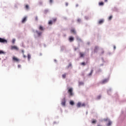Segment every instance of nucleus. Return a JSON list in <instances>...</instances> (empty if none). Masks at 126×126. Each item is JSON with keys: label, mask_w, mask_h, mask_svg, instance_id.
I'll list each match as a JSON object with an SVG mask.
<instances>
[{"label": "nucleus", "mask_w": 126, "mask_h": 126, "mask_svg": "<svg viewBox=\"0 0 126 126\" xmlns=\"http://www.w3.org/2000/svg\"><path fill=\"white\" fill-rule=\"evenodd\" d=\"M67 93L69 94V96H73V89L72 88H69Z\"/></svg>", "instance_id": "nucleus-1"}, {"label": "nucleus", "mask_w": 126, "mask_h": 126, "mask_svg": "<svg viewBox=\"0 0 126 126\" xmlns=\"http://www.w3.org/2000/svg\"><path fill=\"white\" fill-rule=\"evenodd\" d=\"M109 81V78L104 79L100 82V84H106Z\"/></svg>", "instance_id": "nucleus-2"}, {"label": "nucleus", "mask_w": 126, "mask_h": 126, "mask_svg": "<svg viewBox=\"0 0 126 126\" xmlns=\"http://www.w3.org/2000/svg\"><path fill=\"white\" fill-rule=\"evenodd\" d=\"M10 49L11 50H16V51H18V50H19L18 47H17V46H11Z\"/></svg>", "instance_id": "nucleus-3"}, {"label": "nucleus", "mask_w": 126, "mask_h": 126, "mask_svg": "<svg viewBox=\"0 0 126 126\" xmlns=\"http://www.w3.org/2000/svg\"><path fill=\"white\" fill-rule=\"evenodd\" d=\"M62 106H65V98L64 97L61 103Z\"/></svg>", "instance_id": "nucleus-4"}, {"label": "nucleus", "mask_w": 126, "mask_h": 126, "mask_svg": "<svg viewBox=\"0 0 126 126\" xmlns=\"http://www.w3.org/2000/svg\"><path fill=\"white\" fill-rule=\"evenodd\" d=\"M7 42L6 40L0 38V43H7Z\"/></svg>", "instance_id": "nucleus-5"}, {"label": "nucleus", "mask_w": 126, "mask_h": 126, "mask_svg": "<svg viewBox=\"0 0 126 126\" xmlns=\"http://www.w3.org/2000/svg\"><path fill=\"white\" fill-rule=\"evenodd\" d=\"M13 61H14V62H16L17 63H18V62H19V59H18V58H17L15 57H13Z\"/></svg>", "instance_id": "nucleus-6"}, {"label": "nucleus", "mask_w": 126, "mask_h": 126, "mask_svg": "<svg viewBox=\"0 0 126 126\" xmlns=\"http://www.w3.org/2000/svg\"><path fill=\"white\" fill-rule=\"evenodd\" d=\"M79 55L80 58H84V56H85V54L82 52H80Z\"/></svg>", "instance_id": "nucleus-7"}, {"label": "nucleus", "mask_w": 126, "mask_h": 126, "mask_svg": "<svg viewBox=\"0 0 126 126\" xmlns=\"http://www.w3.org/2000/svg\"><path fill=\"white\" fill-rule=\"evenodd\" d=\"M26 20H27V17H25L23 19V20H22V23H25V21H26Z\"/></svg>", "instance_id": "nucleus-8"}, {"label": "nucleus", "mask_w": 126, "mask_h": 126, "mask_svg": "<svg viewBox=\"0 0 126 126\" xmlns=\"http://www.w3.org/2000/svg\"><path fill=\"white\" fill-rule=\"evenodd\" d=\"M35 32H36V33H37L38 36H41V35H42V32H40L38 31H36Z\"/></svg>", "instance_id": "nucleus-9"}, {"label": "nucleus", "mask_w": 126, "mask_h": 126, "mask_svg": "<svg viewBox=\"0 0 126 126\" xmlns=\"http://www.w3.org/2000/svg\"><path fill=\"white\" fill-rule=\"evenodd\" d=\"M71 32L73 33V34H74V35H76V32L75 31V30H74V29L71 30Z\"/></svg>", "instance_id": "nucleus-10"}, {"label": "nucleus", "mask_w": 126, "mask_h": 126, "mask_svg": "<svg viewBox=\"0 0 126 126\" xmlns=\"http://www.w3.org/2000/svg\"><path fill=\"white\" fill-rule=\"evenodd\" d=\"M103 22H104V20L101 19V20H100L98 21V24H102V23H103Z\"/></svg>", "instance_id": "nucleus-11"}, {"label": "nucleus", "mask_w": 126, "mask_h": 126, "mask_svg": "<svg viewBox=\"0 0 126 126\" xmlns=\"http://www.w3.org/2000/svg\"><path fill=\"white\" fill-rule=\"evenodd\" d=\"M77 107L78 108H80V107H81V102H78V103L77 104Z\"/></svg>", "instance_id": "nucleus-12"}, {"label": "nucleus", "mask_w": 126, "mask_h": 126, "mask_svg": "<svg viewBox=\"0 0 126 126\" xmlns=\"http://www.w3.org/2000/svg\"><path fill=\"white\" fill-rule=\"evenodd\" d=\"M74 40V38L71 36H70L69 38V40L70 41V42H72L73 40Z\"/></svg>", "instance_id": "nucleus-13"}, {"label": "nucleus", "mask_w": 126, "mask_h": 126, "mask_svg": "<svg viewBox=\"0 0 126 126\" xmlns=\"http://www.w3.org/2000/svg\"><path fill=\"white\" fill-rule=\"evenodd\" d=\"M39 30H40V31H43L44 30V28L42 26H40L39 27Z\"/></svg>", "instance_id": "nucleus-14"}, {"label": "nucleus", "mask_w": 126, "mask_h": 126, "mask_svg": "<svg viewBox=\"0 0 126 126\" xmlns=\"http://www.w3.org/2000/svg\"><path fill=\"white\" fill-rule=\"evenodd\" d=\"M98 49H99V47L98 46H95L94 47V51L97 52V51H98Z\"/></svg>", "instance_id": "nucleus-15"}, {"label": "nucleus", "mask_w": 126, "mask_h": 126, "mask_svg": "<svg viewBox=\"0 0 126 126\" xmlns=\"http://www.w3.org/2000/svg\"><path fill=\"white\" fill-rule=\"evenodd\" d=\"M93 71H94V70H92L91 72L88 74V76H91V75H92V73H93Z\"/></svg>", "instance_id": "nucleus-16"}, {"label": "nucleus", "mask_w": 126, "mask_h": 126, "mask_svg": "<svg viewBox=\"0 0 126 126\" xmlns=\"http://www.w3.org/2000/svg\"><path fill=\"white\" fill-rule=\"evenodd\" d=\"M111 125H112V122L110 121H108V124L107 125V126H111Z\"/></svg>", "instance_id": "nucleus-17"}, {"label": "nucleus", "mask_w": 126, "mask_h": 126, "mask_svg": "<svg viewBox=\"0 0 126 126\" xmlns=\"http://www.w3.org/2000/svg\"><path fill=\"white\" fill-rule=\"evenodd\" d=\"M28 59L29 61H30V59H31V55L30 54L28 55Z\"/></svg>", "instance_id": "nucleus-18"}, {"label": "nucleus", "mask_w": 126, "mask_h": 126, "mask_svg": "<svg viewBox=\"0 0 126 126\" xmlns=\"http://www.w3.org/2000/svg\"><path fill=\"white\" fill-rule=\"evenodd\" d=\"M81 65H83V66H84L85 65H86V63H85V62H83L81 63Z\"/></svg>", "instance_id": "nucleus-19"}, {"label": "nucleus", "mask_w": 126, "mask_h": 126, "mask_svg": "<svg viewBox=\"0 0 126 126\" xmlns=\"http://www.w3.org/2000/svg\"><path fill=\"white\" fill-rule=\"evenodd\" d=\"M70 104L72 106H73V105H74V102H73V101H70Z\"/></svg>", "instance_id": "nucleus-20"}, {"label": "nucleus", "mask_w": 126, "mask_h": 126, "mask_svg": "<svg viewBox=\"0 0 126 126\" xmlns=\"http://www.w3.org/2000/svg\"><path fill=\"white\" fill-rule=\"evenodd\" d=\"M99 5H100V6L104 5V2H99Z\"/></svg>", "instance_id": "nucleus-21"}, {"label": "nucleus", "mask_w": 126, "mask_h": 126, "mask_svg": "<svg viewBox=\"0 0 126 126\" xmlns=\"http://www.w3.org/2000/svg\"><path fill=\"white\" fill-rule=\"evenodd\" d=\"M48 24L49 25H52V24H53V22L52 21H49L48 22Z\"/></svg>", "instance_id": "nucleus-22"}, {"label": "nucleus", "mask_w": 126, "mask_h": 126, "mask_svg": "<svg viewBox=\"0 0 126 126\" xmlns=\"http://www.w3.org/2000/svg\"><path fill=\"white\" fill-rule=\"evenodd\" d=\"M62 77L63 78H65V77H66V74H63V75H62Z\"/></svg>", "instance_id": "nucleus-23"}, {"label": "nucleus", "mask_w": 126, "mask_h": 126, "mask_svg": "<svg viewBox=\"0 0 126 126\" xmlns=\"http://www.w3.org/2000/svg\"><path fill=\"white\" fill-rule=\"evenodd\" d=\"M113 18V16H110L109 18H108V20H112V19Z\"/></svg>", "instance_id": "nucleus-24"}, {"label": "nucleus", "mask_w": 126, "mask_h": 126, "mask_svg": "<svg viewBox=\"0 0 126 126\" xmlns=\"http://www.w3.org/2000/svg\"><path fill=\"white\" fill-rule=\"evenodd\" d=\"M96 120H93L92 122V124H96Z\"/></svg>", "instance_id": "nucleus-25"}, {"label": "nucleus", "mask_w": 126, "mask_h": 126, "mask_svg": "<svg viewBox=\"0 0 126 126\" xmlns=\"http://www.w3.org/2000/svg\"><path fill=\"white\" fill-rule=\"evenodd\" d=\"M25 8H26V9H29V5H26Z\"/></svg>", "instance_id": "nucleus-26"}, {"label": "nucleus", "mask_w": 126, "mask_h": 126, "mask_svg": "<svg viewBox=\"0 0 126 126\" xmlns=\"http://www.w3.org/2000/svg\"><path fill=\"white\" fill-rule=\"evenodd\" d=\"M53 22H56L57 21V18H54L52 20Z\"/></svg>", "instance_id": "nucleus-27"}, {"label": "nucleus", "mask_w": 126, "mask_h": 126, "mask_svg": "<svg viewBox=\"0 0 126 126\" xmlns=\"http://www.w3.org/2000/svg\"><path fill=\"white\" fill-rule=\"evenodd\" d=\"M2 54H4V52H3L1 50H0V55H1Z\"/></svg>", "instance_id": "nucleus-28"}, {"label": "nucleus", "mask_w": 126, "mask_h": 126, "mask_svg": "<svg viewBox=\"0 0 126 126\" xmlns=\"http://www.w3.org/2000/svg\"><path fill=\"white\" fill-rule=\"evenodd\" d=\"M76 39H77V41H81V39L79 38V37H77L76 38Z\"/></svg>", "instance_id": "nucleus-29"}, {"label": "nucleus", "mask_w": 126, "mask_h": 126, "mask_svg": "<svg viewBox=\"0 0 126 126\" xmlns=\"http://www.w3.org/2000/svg\"><path fill=\"white\" fill-rule=\"evenodd\" d=\"M81 107H85V104L84 103L83 104H81Z\"/></svg>", "instance_id": "nucleus-30"}, {"label": "nucleus", "mask_w": 126, "mask_h": 126, "mask_svg": "<svg viewBox=\"0 0 126 126\" xmlns=\"http://www.w3.org/2000/svg\"><path fill=\"white\" fill-rule=\"evenodd\" d=\"M35 20H36V21H38V16H36Z\"/></svg>", "instance_id": "nucleus-31"}, {"label": "nucleus", "mask_w": 126, "mask_h": 126, "mask_svg": "<svg viewBox=\"0 0 126 126\" xmlns=\"http://www.w3.org/2000/svg\"><path fill=\"white\" fill-rule=\"evenodd\" d=\"M14 43H15V39H13L12 40V43L14 44Z\"/></svg>", "instance_id": "nucleus-32"}, {"label": "nucleus", "mask_w": 126, "mask_h": 126, "mask_svg": "<svg viewBox=\"0 0 126 126\" xmlns=\"http://www.w3.org/2000/svg\"><path fill=\"white\" fill-rule=\"evenodd\" d=\"M39 4H40V5L43 4V2H42L41 1L39 2Z\"/></svg>", "instance_id": "nucleus-33"}, {"label": "nucleus", "mask_w": 126, "mask_h": 126, "mask_svg": "<svg viewBox=\"0 0 126 126\" xmlns=\"http://www.w3.org/2000/svg\"><path fill=\"white\" fill-rule=\"evenodd\" d=\"M77 21H78V22H80V21H81V20L80 19H78L77 20Z\"/></svg>", "instance_id": "nucleus-34"}, {"label": "nucleus", "mask_w": 126, "mask_h": 126, "mask_svg": "<svg viewBox=\"0 0 126 126\" xmlns=\"http://www.w3.org/2000/svg\"><path fill=\"white\" fill-rule=\"evenodd\" d=\"M70 66H71V63L69 64L68 67H70Z\"/></svg>", "instance_id": "nucleus-35"}, {"label": "nucleus", "mask_w": 126, "mask_h": 126, "mask_svg": "<svg viewBox=\"0 0 126 126\" xmlns=\"http://www.w3.org/2000/svg\"><path fill=\"white\" fill-rule=\"evenodd\" d=\"M65 6H67V5H68V3L66 2V3H65Z\"/></svg>", "instance_id": "nucleus-36"}, {"label": "nucleus", "mask_w": 126, "mask_h": 126, "mask_svg": "<svg viewBox=\"0 0 126 126\" xmlns=\"http://www.w3.org/2000/svg\"><path fill=\"white\" fill-rule=\"evenodd\" d=\"M49 2L50 3H52L53 2V0H50Z\"/></svg>", "instance_id": "nucleus-37"}, {"label": "nucleus", "mask_w": 126, "mask_h": 126, "mask_svg": "<svg viewBox=\"0 0 126 126\" xmlns=\"http://www.w3.org/2000/svg\"><path fill=\"white\" fill-rule=\"evenodd\" d=\"M22 53L23 55H24V50H22Z\"/></svg>", "instance_id": "nucleus-38"}, {"label": "nucleus", "mask_w": 126, "mask_h": 126, "mask_svg": "<svg viewBox=\"0 0 126 126\" xmlns=\"http://www.w3.org/2000/svg\"><path fill=\"white\" fill-rule=\"evenodd\" d=\"M100 98H101V96H100V95H99V96L97 97V98H98V99H100Z\"/></svg>", "instance_id": "nucleus-39"}, {"label": "nucleus", "mask_w": 126, "mask_h": 126, "mask_svg": "<svg viewBox=\"0 0 126 126\" xmlns=\"http://www.w3.org/2000/svg\"><path fill=\"white\" fill-rule=\"evenodd\" d=\"M18 67H19V68L21 67V65H18Z\"/></svg>", "instance_id": "nucleus-40"}, {"label": "nucleus", "mask_w": 126, "mask_h": 126, "mask_svg": "<svg viewBox=\"0 0 126 126\" xmlns=\"http://www.w3.org/2000/svg\"><path fill=\"white\" fill-rule=\"evenodd\" d=\"M104 120L105 122H107V121H108V119H105Z\"/></svg>", "instance_id": "nucleus-41"}, {"label": "nucleus", "mask_w": 126, "mask_h": 126, "mask_svg": "<svg viewBox=\"0 0 126 126\" xmlns=\"http://www.w3.org/2000/svg\"><path fill=\"white\" fill-rule=\"evenodd\" d=\"M23 57L24 58H26V56H25V55L23 54Z\"/></svg>", "instance_id": "nucleus-42"}, {"label": "nucleus", "mask_w": 126, "mask_h": 126, "mask_svg": "<svg viewBox=\"0 0 126 126\" xmlns=\"http://www.w3.org/2000/svg\"><path fill=\"white\" fill-rule=\"evenodd\" d=\"M101 54H104V50H102V52H101Z\"/></svg>", "instance_id": "nucleus-43"}, {"label": "nucleus", "mask_w": 126, "mask_h": 126, "mask_svg": "<svg viewBox=\"0 0 126 126\" xmlns=\"http://www.w3.org/2000/svg\"><path fill=\"white\" fill-rule=\"evenodd\" d=\"M104 1H105V2H107V1H108V0H104Z\"/></svg>", "instance_id": "nucleus-44"}, {"label": "nucleus", "mask_w": 126, "mask_h": 126, "mask_svg": "<svg viewBox=\"0 0 126 126\" xmlns=\"http://www.w3.org/2000/svg\"><path fill=\"white\" fill-rule=\"evenodd\" d=\"M78 4H77L76 5V7H77V6H78Z\"/></svg>", "instance_id": "nucleus-45"}, {"label": "nucleus", "mask_w": 126, "mask_h": 126, "mask_svg": "<svg viewBox=\"0 0 126 126\" xmlns=\"http://www.w3.org/2000/svg\"><path fill=\"white\" fill-rule=\"evenodd\" d=\"M114 50H116V47L115 46H114Z\"/></svg>", "instance_id": "nucleus-46"}, {"label": "nucleus", "mask_w": 126, "mask_h": 126, "mask_svg": "<svg viewBox=\"0 0 126 126\" xmlns=\"http://www.w3.org/2000/svg\"><path fill=\"white\" fill-rule=\"evenodd\" d=\"M97 126H101L100 125H98Z\"/></svg>", "instance_id": "nucleus-47"}, {"label": "nucleus", "mask_w": 126, "mask_h": 126, "mask_svg": "<svg viewBox=\"0 0 126 126\" xmlns=\"http://www.w3.org/2000/svg\"><path fill=\"white\" fill-rule=\"evenodd\" d=\"M75 51H76V49H75Z\"/></svg>", "instance_id": "nucleus-48"}]
</instances>
